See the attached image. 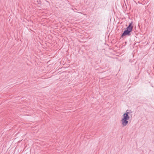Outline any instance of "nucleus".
Listing matches in <instances>:
<instances>
[{"label": "nucleus", "mask_w": 154, "mask_h": 154, "mask_svg": "<svg viewBox=\"0 0 154 154\" xmlns=\"http://www.w3.org/2000/svg\"><path fill=\"white\" fill-rule=\"evenodd\" d=\"M127 111L126 113L124 114L122 116V124L123 125L125 126L128 123L129 119V116L128 115V112Z\"/></svg>", "instance_id": "nucleus-1"}, {"label": "nucleus", "mask_w": 154, "mask_h": 154, "mask_svg": "<svg viewBox=\"0 0 154 154\" xmlns=\"http://www.w3.org/2000/svg\"><path fill=\"white\" fill-rule=\"evenodd\" d=\"M132 22H131L127 27V30L125 31L122 35V37H123L126 35H130V32L132 30L133 26H132Z\"/></svg>", "instance_id": "nucleus-2"}]
</instances>
